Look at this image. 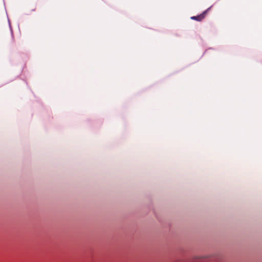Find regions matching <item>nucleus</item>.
Instances as JSON below:
<instances>
[{"label": "nucleus", "instance_id": "obj_1", "mask_svg": "<svg viewBox=\"0 0 262 262\" xmlns=\"http://www.w3.org/2000/svg\"><path fill=\"white\" fill-rule=\"evenodd\" d=\"M210 8H208L207 10H206V11H205L203 13H202L201 14L199 15H198L197 16H200V17H201V16H204L205 15H206V12L208 11V10H209Z\"/></svg>", "mask_w": 262, "mask_h": 262}, {"label": "nucleus", "instance_id": "obj_2", "mask_svg": "<svg viewBox=\"0 0 262 262\" xmlns=\"http://www.w3.org/2000/svg\"><path fill=\"white\" fill-rule=\"evenodd\" d=\"M203 17H191V19L196 20L197 21H201Z\"/></svg>", "mask_w": 262, "mask_h": 262}]
</instances>
